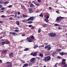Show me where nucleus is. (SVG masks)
Segmentation results:
<instances>
[{"mask_svg": "<svg viewBox=\"0 0 67 67\" xmlns=\"http://www.w3.org/2000/svg\"><path fill=\"white\" fill-rule=\"evenodd\" d=\"M61 65H64L63 67H67V64L66 63V60L65 59H63L61 63Z\"/></svg>", "mask_w": 67, "mask_h": 67, "instance_id": "1", "label": "nucleus"}, {"mask_svg": "<svg viewBox=\"0 0 67 67\" xmlns=\"http://www.w3.org/2000/svg\"><path fill=\"white\" fill-rule=\"evenodd\" d=\"M51 57L50 56H48L46 57H45L43 59V60L45 62H48L50 60H51Z\"/></svg>", "mask_w": 67, "mask_h": 67, "instance_id": "2", "label": "nucleus"}, {"mask_svg": "<svg viewBox=\"0 0 67 67\" xmlns=\"http://www.w3.org/2000/svg\"><path fill=\"white\" fill-rule=\"evenodd\" d=\"M64 19V17H62L61 16H59L57 18L56 20L57 21H59V20H61Z\"/></svg>", "mask_w": 67, "mask_h": 67, "instance_id": "3", "label": "nucleus"}, {"mask_svg": "<svg viewBox=\"0 0 67 67\" xmlns=\"http://www.w3.org/2000/svg\"><path fill=\"white\" fill-rule=\"evenodd\" d=\"M48 35H49L50 37H54L56 35V34L55 33H50Z\"/></svg>", "mask_w": 67, "mask_h": 67, "instance_id": "4", "label": "nucleus"}, {"mask_svg": "<svg viewBox=\"0 0 67 67\" xmlns=\"http://www.w3.org/2000/svg\"><path fill=\"white\" fill-rule=\"evenodd\" d=\"M27 41L28 42H29V43H31V42H32L33 40L32 39L30 38V37H28L27 38Z\"/></svg>", "mask_w": 67, "mask_h": 67, "instance_id": "5", "label": "nucleus"}, {"mask_svg": "<svg viewBox=\"0 0 67 67\" xmlns=\"http://www.w3.org/2000/svg\"><path fill=\"white\" fill-rule=\"evenodd\" d=\"M34 20V17L33 16L31 17L28 19L27 21H33Z\"/></svg>", "mask_w": 67, "mask_h": 67, "instance_id": "6", "label": "nucleus"}, {"mask_svg": "<svg viewBox=\"0 0 67 67\" xmlns=\"http://www.w3.org/2000/svg\"><path fill=\"white\" fill-rule=\"evenodd\" d=\"M9 33L10 34H13V35L14 36H15V35H18V34H16V33L14 32H10Z\"/></svg>", "mask_w": 67, "mask_h": 67, "instance_id": "7", "label": "nucleus"}, {"mask_svg": "<svg viewBox=\"0 0 67 67\" xmlns=\"http://www.w3.org/2000/svg\"><path fill=\"white\" fill-rule=\"evenodd\" d=\"M14 54L12 52H11L9 54V57H13Z\"/></svg>", "mask_w": 67, "mask_h": 67, "instance_id": "8", "label": "nucleus"}, {"mask_svg": "<svg viewBox=\"0 0 67 67\" xmlns=\"http://www.w3.org/2000/svg\"><path fill=\"white\" fill-rule=\"evenodd\" d=\"M57 52L56 51L54 52L52 54V56H53V57H54V56H55V54H57Z\"/></svg>", "mask_w": 67, "mask_h": 67, "instance_id": "9", "label": "nucleus"}, {"mask_svg": "<svg viewBox=\"0 0 67 67\" xmlns=\"http://www.w3.org/2000/svg\"><path fill=\"white\" fill-rule=\"evenodd\" d=\"M7 50L6 49H3V51L2 52V54H4V53H7Z\"/></svg>", "mask_w": 67, "mask_h": 67, "instance_id": "10", "label": "nucleus"}, {"mask_svg": "<svg viewBox=\"0 0 67 67\" xmlns=\"http://www.w3.org/2000/svg\"><path fill=\"white\" fill-rule=\"evenodd\" d=\"M29 13H32L33 12V10L31 8H30L29 9Z\"/></svg>", "mask_w": 67, "mask_h": 67, "instance_id": "11", "label": "nucleus"}, {"mask_svg": "<svg viewBox=\"0 0 67 67\" xmlns=\"http://www.w3.org/2000/svg\"><path fill=\"white\" fill-rule=\"evenodd\" d=\"M27 21H28L27 20H22V22H23V23H26Z\"/></svg>", "mask_w": 67, "mask_h": 67, "instance_id": "12", "label": "nucleus"}, {"mask_svg": "<svg viewBox=\"0 0 67 67\" xmlns=\"http://www.w3.org/2000/svg\"><path fill=\"white\" fill-rule=\"evenodd\" d=\"M28 66V64H24L22 67H27Z\"/></svg>", "mask_w": 67, "mask_h": 67, "instance_id": "13", "label": "nucleus"}, {"mask_svg": "<svg viewBox=\"0 0 67 67\" xmlns=\"http://www.w3.org/2000/svg\"><path fill=\"white\" fill-rule=\"evenodd\" d=\"M35 60V58H32L31 60V62H34Z\"/></svg>", "mask_w": 67, "mask_h": 67, "instance_id": "14", "label": "nucleus"}, {"mask_svg": "<svg viewBox=\"0 0 67 67\" xmlns=\"http://www.w3.org/2000/svg\"><path fill=\"white\" fill-rule=\"evenodd\" d=\"M38 46L37 44H36L35 45L34 47V48H37V47H38Z\"/></svg>", "mask_w": 67, "mask_h": 67, "instance_id": "15", "label": "nucleus"}, {"mask_svg": "<svg viewBox=\"0 0 67 67\" xmlns=\"http://www.w3.org/2000/svg\"><path fill=\"white\" fill-rule=\"evenodd\" d=\"M32 40H33L34 38V37L33 35H31V36L30 38Z\"/></svg>", "mask_w": 67, "mask_h": 67, "instance_id": "16", "label": "nucleus"}, {"mask_svg": "<svg viewBox=\"0 0 67 67\" xmlns=\"http://www.w3.org/2000/svg\"><path fill=\"white\" fill-rule=\"evenodd\" d=\"M23 18H27V16L24 14L23 15Z\"/></svg>", "mask_w": 67, "mask_h": 67, "instance_id": "17", "label": "nucleus"}, {"mask_svg": "<svg viewBox=\"0 0 67 67\" xmlns=\"http://www.w3.org/2000/svg\"><path fill=\"white\" fill-rule=\"evenodd\" d=\"M51 49V47H50L49 45L48 47V48H47V51H49V50H50Z\"/></svg>", "mask_w": 67, "mask_h": 67, "instance_id": "18", "label": "nucleus"}, {"mask_svg": "<svg viewBox=\"0 0 67 67\" xmlns=\"http://www.w3.org/2000/svg\"><path fill=\"white\" fill-rule=\"evenodd\" d=\"M16 24L17 25H20V23L19 22L17 21H16Z\"/></svg>", "mask_w": 67, "mask_h": 67, "instance_id": "19", "label": "nucleus"}, {"mask_svg": "<svg viewBox=\"0 0 67 67\" xmlns=\"http://www.w3.org/2000/svg\"><path fill=\"white\" fill-rule=\"evenodd\" d=\"M54 26H60L61 25L57 24H55L54 25Z\"/></svg>", "mask_w": 67, "mask_h": 67, "instance_id": "20", "label": "nucleus"}, {"mask_svg": "<svg viewBox=\"0 0 67 67\" xmlns=\"http://www.w3.org/2000/svg\"><path fill=\"white\" fill-rule=\"evenodd\" d=\"M6 44L5 41H3L1 43V44H2V45H3L4 44Z\"/></svg>", "mask_w": 67, "mask_h": 67, "instance_id": "21", "label": "nucleus"}, {"mask_svg": "<svg viewBox=\"0 0 67 67\" xmlns=\"http://www.w3.org/2000/svg\"><path fill=\"white\" fill-rule=\"evenodd\" d=\"M59 54L60 55H61V56H63L64 55V52L60 53Z\"/></svg>", "mask_w": 67, "mask_h": 67, "instance_id": "22", "label": "nucleus"}, {"mask_svg": "<svg viewBox=\"0 0 67 67\" xmlns=\"http://www.w3.org/2000/svg\"><path fill=\"white\" fill-rule=\"evenodd\" d=\"M37 54H36V53L35 52L34 53V54H33L32 56H36Z\"/></svg>", "mask_w": 67, "mask_h": 67, "instance_id": "23", "label": "nucleus"}, {"mask_svg": "<svg viewBox=\"0 0 67 67\" xmlns=\"http://www.w3.org/2000/svg\"><path fill=\"white\" fill-rule=\"evenodd\" d=\"M29 48H27L25 49L24 50V51H29Z\"/></svg>", "mask_w": 67, "mask_h": 67, "instance_id": "24", "label": "nucleus"}, {"mask_svg": "<svg viewBox=\"0 0 67 67\" xmlns=\"http://www.w3.org/2000/svg\"><path fill=\"white\" fill-rule=\"evenodd\" d=\"M39 55L41 57H43V54L40 53Z\"/></svg>", "mask_w": 67, "mask_h": 67, "instance_id": "25", "label": "nucleus"}, {"mask_svg": "<svg viewBox=\"0 0 67 67\" xmlns=\"http://www.w3.org/2000/svg\"><path fill=\"white\" fill-rule=\"evenodd\" d=\"M6 44H10V42L9 41L7 40V42H6Z\"/></svg>", "mask_w": 67, "mask_h": 67, "instance_id": "26", "label": "nucleus"}, {"mask_svg": "<svg viewBox=\"0 0 67 67\" xmlns=\"http://www.w3.org/2000/svg\"><path fill=\"white\" fill-rule=\"evenodd\" d=\"M39 16L40 17H43V14H41L39 15Z\"/></svg>", "mask_w": 67, "mask_h": 67, "instance_id": "27", "label": "nucleus"}, {"mask_svg": "<svg viewBox=\"0 0 67 67\" xmlns=\"http://www.w3.org/2000/svg\"><path fill=\"white\" fill-rule=\"evenodd\" d=\"M44 21H45V22H47V23L48 22V19H44Z\"/></svg>", "mask_w": 67, "mask_h": 67, "instance_id": "28", "label": "nucleus"}, {"mask_svg": "<svg viewBox=\"0 0 67 67\" xmlns=\"http://www.w3.org/2000/svg\"><path fill=\"white\" fill-rule=\"evenodd\" d=\"M57 52H60L61 51V49H57Z\"/></svg>", "mask_w": 67, "mask_h": 67, "instance_id": "29", "label": "nucleus"}, {"mask_svg": "<svg viewBox=\"0 0 67 67\" xmlns=\"http://www.w3.org/2000/svg\"><path fill=\"white\" fill-rule=\"evenodd\" d=\"M47 26V24H44L43 25V27H46V26Z\"/></svg>", "mask_w": 67, "mask_h": 67, "instance_id": "30", "label": "nucleus"}, {"mask_svg": "<svg viewBox=\"0 0 67 67\" xmlns=\"http://www.w3.org/2000/svg\"><path fill=\"white\" fill-rule=\"evenodd\" d=\"M7 64H8V65H10L11 64V63L10 62H7L6 63Z\"/></svg>", "mask_w": 67, "mask_h": 67, "instance_id": "31", "label": "nucleus"}, {"mask_svg": "<svg viewBox=\"0 0 67 67\" xmlns=\"http://www.w3.org/2000/svg\"><path fill=\"white\" fill-rule=\"evenodd\" d=\"M30 7H34V5L33 4H31L30 5Z\"/></svg>", "mask_w": 67, "mask_h": 67, "instance_id": "32", "label": "nucleus"}, {"mask_svg": "<svg viewBox=\"0 0 67 67\" xmlns=\"http://www.w3.org/2000/svg\"><path fill=\"white\" fill-rule=\"evenodd\" d=\"M49 46V45L46 46L44 47L45 48V49H47V48H48V47Z\"/></svg>", "mask_w": 67, "mask_h": 67, "instance_id": "33", "label": "nucleus"}, {"mask_svg": "<svg viewBox=\"0 0 67 67\" xmlns=\"http://www.w3.org/2000/svg\"><path fill=\"white\" fill-rule=\"evenodd\" d=\"M13 19V18L12 17H10L9 18V20H12Z\"/></svg>", "mask_w": 67, "mask_h": 67, "instance_id": "34", "label": "nucleus"}, {"mask_svg": "<svg viewBox=\"0 0 67 67\" xmlns=\"http://www.w3.org/2000/svg\"><path fill=\"white\" fill-rule=\"evenodd\" d=\"M35 28V26H32V27L31 28V30H33V29H34Z\"/></svg>", "mask_w": 67, "mask_h": 67, "instance_id": "35", "label": "nucleus"}, {"mask_svg": "<svg viewBox=\"0 0 67 67\" xmlns=\"http://www.w3.org/2000/svg\"><path fill=\"white\" fill-rule=\"evenodd\" d=\"M9 3V2H4L3 3L4 4H7Z\"/></svg>", "mask_w": 67, "mask_h": 67, "instance_id": "36", "label": "nucleus"}, {"mask_svg": "<svg viewBox=\"0 0 67 67\" xmlns=\"http://www.w3.org/2000/svg\"><path fill=\"white\" fill-rule=\"evenodd\" d=\"M32 23V21H30L28 22V23L29 24H31Z\"/></svg>", "mask_w": 67, "mask_h": 67, "instance_id": "37", "label": "nucleus"}, {"mask_svg": "<svg viewBox=\"0 0 67 67\" xmlns=\"http://www.w3.org/2000/svg\"><path fill=\"white\" fill-rule=\"evenodd\" d=\"M57 58H58V59H61V58H62V57L60 56H58L57 57Z\"/></svg>", "mask_w": 67, "mask_h": 67, "instance_id": "38", "label": "nucleus"}, {"mask_svg": "<svg viewBox=\"0 0 67 67\" xmlns=\"http://www.w3.org/2000/svg\"><path fill=\"white\" fill-rule=\"evenodd\" d=\"M12 7V5H9L8 7V8H11V7Z\"/></svg>", "mask_w": 67, "mask_h": 67, "instance_id": "39", "label": "nucleus"}, {"mask_svg": "<svg viewBox=\"0 0 67 67\" xmlns=\"http://www.w3.org/2000/svg\"><path fill=\"white\" fill-rule=\"evenodd\" d=\"M22 36H25V34H23L21 35Z\"/></svg>", "mask_w": 67, "mask_h": 67, "instance_id": "40", "label": "nucleus"}, {"mask_svg": "<svg viewBox=\"0 0 67 67\" xmlns=\"http://www.w3.org/2000/svg\"><path fill=\"white\" fill-rule=\"evenodd\" d=\"M15 31L16 32H19V30H15Z\"/></svg>", "mask_w": 67, "mask_h": 67, "instance_id": "41", "label": "nucleus"}, {"mask_svg": "<svg viewBox=\"0 0 67 67\" xmlns=\"http://www.w3.org/2000/svg\"><path fill=\"white\" fill-rule=\"evenodd\" d=\"M49 18V16L48 15H47L46 18V19H48Z\"/></svg>", "mask_w": 67, "mask_h": 67, "instance_id": "42", "label": "nucleus"}, {"mask_svg": "<svg viewBox=\"0 0 67 67\" xmlns=\"http://www.w3.org/2000/svg\"><path fill=\"white\" fill-rule=\"evenodd\" d=\"M4 2H3L2 1H0V4H2V3H3Z\"/></svg>", "mask_w": 67, "mask_h": 67, "instance_id": "43", "label": "nucleus"}, {"mask_svg": "<svg viewBox=\"0 0 67 67\" xmlns=\"http://www.w3.org/2000/svg\"><path fill=\"white\" fill-rule=\"evenodd\" d=\"M1 17L2 18H5V16L4 15H2L1 16Z\"/></svg>", "mask_w": 67, "mask_h": 67, "instance_id": "44", "label": "nucleus"}, {"mask_svg": "<svg viewBox=\"0 0 67 67\" xmlns=\"http://www.w3.org/2000/svg\"><path fill=\"white\" fill-rule=\"evenodd\" d=\"M41 29L39 30L38 31V33H40V32H41Z\"/></svg>", "mask_w": 67, "mask_h": 67, "instance_id": "45", "label": "nucleus"}, {"mask_svg": "<svg viewBox=\"0 0 67 67\" xmlns=\"http://www.w3.org/2000/svg\"><path fill=\"white\" fill-rule=\"evenodd\" d=\"M29 66H32V64L31 63H30L29 64Z\"/></svg>", "mask_w": 67, "mask_h": 67, "instance_id": "46", "label": "nucleus"}, {"mask_svg": "<svg viewBox=\"0 0 67 67\" xmlns=\"http://www.w3.org/2000/svg\"><path fill=\"white\" fill-rule=\"evenodd\" d=\"M36 5H37V6H40V4H36Z\"/></svg>", "mask_w": 67, "mask_h": 67, "instance_id": "47", "label": "nucleus"}, {"mask_svg": "<svg viewBox=\"0 0 67 67\" xmlns=\"http://www.w3.org/2000/svg\"><path fill=\"white\" fill-rule=\"evenodd\" d=\"M58 30H62V28L61 27H59L58 28Z\"/></svg>", "mask_w": 67, "mask_h": 67, "instance_id": "48", "label": "nucleus"}, {"mask_svg": "<svg viewBox=\"0 0 67 67\" xmlns=\"http://www.w3.org/2000/svg\"><path fill=\"white\" fill-rule=\"evenodd\" d=\"M56 13H57L58 14H59V11H56Z\"/></svg>", "mask_w": 67, "mask_h": 67, "instance_id": "49", "label": "nucleus"}, {"mask_svg": "<svg viewBox=\"0 0 67 67\" xmlns=\"http://www.w3.org/2000/svg\"><path fill=\"white\" fill-rule=\"evenodd\" d=\"M29 27H32V25H29Z\"/></svg>", "mask_w": 67, "mask_h": 67, "instance_id": "50", "label": "nucleus"}, {"mask_svg": "<svg viewBox=\"0 0 67 67\" xmlns=\"http://www.w3.org/2000/svg\"><path fill=\"white\" fill-rule=\"evenodd\" d=\"M18 15H20V12H18Z\"/></svg>", "mask_w": 67, "mask_h": 67, "instance_id": "51", "label": "nucleus"}, {"mask_svg": "<svg viewBox=\"0 0 67 67\" xmlns=\"http://www.w3.org/2000/svg\"><path fill=\"white\" fill-rule=\"evenodd\" d=\"M64 55H67V53H64Z\"/></svg>", "mask_w": 67, "mask_h": 67, "instance_id": "52", "label": "nucleus"}, {"mask_svg": "<svg viewBox=\"0 0 67 67\" xmlns=\"http://www.w3.org/2000/svg\"><path fill=\"white\" fill-rule=\"evenodd\" d=\"M2 8V5H0V8Z\"/></svg>", "mask_w": 67, "mask_h": 67, "instance_id": "53", "label": "nucleus"}, {"mask_svg": "<svg viewBox=\"0 0 67 67\" xmlns=\"http://www.w3.org/2000/svg\"><path fill=\"white\" fill-rule=\"evenodd\" d=\"M40 58L38 57L37 58L38 60H40V59H40Z\"/></svg>", "mask_w": 67, "mask_h": 67, "instance_id": "54", "label": "nucleus"}, {"mask_svg": "<svg viewBox=\"0 0 67 67\" xmlns=\"http://www.w3.org/2000/svg\"><path fill=\"white\" fill-rule=\"evenodd\" d=\"M57 64H58V63H56V64H55V67H57V65H57Z\"/></svg>", "mask_w": 67, "mask_h": 67, "instance_id": "55", "label": "nucleus"}, {"mask_svg": "<svg viewBox=\"0 0 67 67\" xmlns=\"http://www.w3.org/2000/svg\"><path fill=\"white\" fill-rule=\"evenodd\" d=\"M7 67H12V66L10 65H8Z\"/></svg>", "mask_w": 67, "mask_h": 67, "instance_id": "56", "label": "nucleus"}, {"mask_svg": "<svg viewBox=\"0 0 67 67\" xmlns=\"http://www.w3.org/2000/svg\"><path fill=\"white\" fill-rule=\"evenodd\" d=\"M15 15H17V12H15L14 13Z\"/></svg>", "mask_w": 67, "mask_h": 67, "instance_id": "57", "label": "nucleus"}, {"mask_svg": "<svg viewBox=\"0 0 67 67\" xmlns=\"http://www.w3.org/2000/svg\"><path fill=\"white\" fill-rule=\"evenodd\" d=\"M40 47H44V45H42L41 46H40Z\"/></svg>", "mask_w": 67, "mask_h": 67, "instance_id": "58", "label": "nucleus"}, {"mask_svg": "<svg viewBox=\"0 0 67 67\" xmlns=\"http://www.w3.org/2000/svg\"><path fill=\"white\" fill-rule=\"evenodd\" d=\"M15 29H16L19 30V28L18 27H16Z\"/></svg>", "mask_w": 67, "mask_h": 67, "instance_id": "59", "label": "nucleus"}, {"mask_svg": "<svg viewBox=\"0 0 67 67\" xmlns=\"http://www.w3.org/2000/svg\"><path fill=\"white\" fill-rule=\"evenodd\" d=\"M21 62H22L23 63H25V62L23 61V60H22Z\"/></svg>", "mask_w": 67, "mask_h": 67, "instance_id": "60", "label": "nucleus"}, {"mask_svg": "<svg viewBox=\"0 0 67 67\" xmlns=\"http://www.w3.org/2000/svg\"><path fill=\"white\" fill-rule=\"evenodd\" d=\"M2 60L0 59V63H2Z\"/></svg>", "mask_w": 67, "mask_h": 67, "instance_id": "61", "label": "nucleus"}, {"mask_svg": "<svg viewBox=\"0 0 67 67\" xmlns=\"http://www.w3.org/2000/svg\"><path fill=\"white\" fill-rule=\"evenodd\" d=\"M50 10H52V8L51 7H50L49 8Z\"/></svg>", "mask_w": 67, "mask_h": 67, "instance_id": "62", "label": "nucleus"}, {"mask_svg": "<svg viewBox=\"0 0 67 67\" xmlns=\"http://www.w3.org/2000/svg\"><path fill=\"white\" fill-rule=\"evenodd\" d=\"M33 52H32L30 54L31 55H33Z\"/></svg>", "mask_w": 67, "mask_h": 67, "instance_id": "63", "label": "nucleus"}, {"mask_svg": "<svg viewBox=\"0 0 67 67\" xmlns=\"http://www.w3.org/2000/svg\"><path fill=\"white\" fill-rule=\"evenodd\" d=\"M3 23V22L1 21H0V23Z\"/></svg>", "mask_w": 67, "mask_h": 67, "instance_id": "64", "label": "nucleus"}]
</instances>
